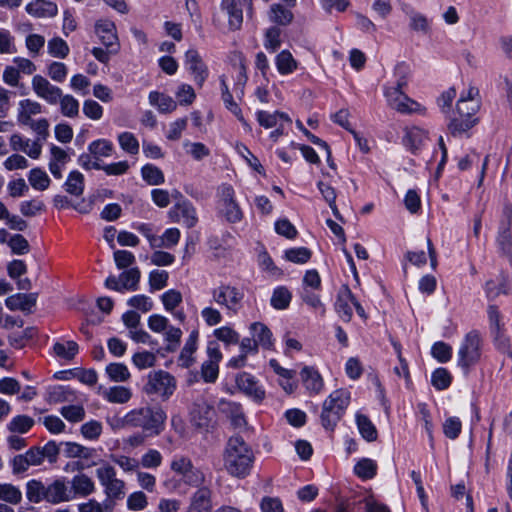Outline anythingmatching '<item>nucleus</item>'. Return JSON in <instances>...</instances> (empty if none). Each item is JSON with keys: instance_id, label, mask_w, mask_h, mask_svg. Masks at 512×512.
<instances>
[{"instance_id": "1", "label": "nucleus", "mask_w": 512, "mask_h": 512, "mask_svg": "<svg viewBox=\"0 0 512 512\" xmlns=\"http://www.w3.org/2000/svg\"><path fill=\"white\" fill-rule=\"evenodd\" d=\"M69 481L66 477H58L49 484L41 480L31 479L26 483V498L30 503L46 502L51 505L70 502L73 500Z\"/></svg>"}, {"instance_id": "2", "label": "nucleus", "mask_w": 512, "mask_h": 512, "mask_svg": "<svg viewBox=\"0 0 512 512\" xmlns=\"http://www.w3.org/2000/svg\"><path fill=\"white\" fill-rule=\"evenodd\" d=\"M254 460L252 448L241 436L236 435L228 439L223 452V465L230 475L245 478L250 474Z\"/></svg>"}, {"instance_id": "3", "label": "nucleus", "mask_w": 512, "mask_h": 512, "mask_svg": "<svg viewBox=\"0 0 512 512\" xmlns=\"http://www.w3.org/2000/svg\"><path fill=\"white\" fill-rule=\"evenodd\" d=\"M166 413L159 406H144L129 411L116 427L141 428L149 435H159L165 426Z\"/></svg>"}, {"instance_id": "4", "label": "nucleus", "mask_w": 512, "mask_h": 512, "mask_svg": "<svg viewBox=\"0 0 512 512\" xmlns=\"http://www.w3.org/2000/svg\"><path fill=\"white\" fill-rule=\"evenodd\" d=\"M481 99L479 89L470 86L466 93H463L457 102V111L460 118H454L448 125V129L453 136L460 135L478 122L477 118H473L479 111Z\"/></svg>"}, {"instance_id": "5", "label": "nucleus", "mask_w": 512, "mask_h": 512, "mask_svg": "<svg viewBox=\"0 0 512 512\" xmlns=\"http://www.w3.org/2000/svg\"><path fill=\"white\" fill-rule=\"evenodd\" d=\"M351 400V394L346 389L333 391L323 402L320 414L321 425L327 431H334L342 419Z\"/></svg>"}, {"instance_id": "6", "label": "nucleus", "mask_w": 512, "mask_h": 512, "mask_svg": "<svg viewBox=\"0 0 512 512\" xmlns=\"http://www.w3.org/2000/svg\"><path fill=\"white\" fill-rule=\"evenodd\" d=\"M397 71L402 73V75L399 76L395 86L388 87L385 91L389 106L402 114L420 111V105L403 92V88L407 85L406 67L399 66Z\"/></svg>"}, {"instance_id": "7", "label": "nucleus", "mask_w": 512, "mask_h": 512, "mask_svg": "<svg viewBox=\"0 0 512 512\" xmlns=\"http://www.w3.org/2000/svg\"><path fill=\"white\" fill-rule=\"evenodd\" d=\"M43 112V106L31 99H24L19 102L17 121L22 126L32 129L39 137L45 139L48 135L49 122L46 118L34 119Z\"/></svg>"}, {"instance_id": "8", "label": "nucleus", "mask_w": 512, "mask_h": 512, "mask_svg": "<svg viewBox=\"0 0 512 512\" xmlns=\"http://www.w3.org/2000/svg\"><path fill=\"white\" fill-rule=\"evenodd\" d=\"M211 297L228 315H236L243 306L245 294L239 287L221 282L211 290Z\"/></svg>"}, {"instance_id": "9", "label": "nucleus", "mask_w": 512, "mask_h": 512, "mask_svg": "<svg viewBox=\"0 0 512 512\" xmlns=\"http://www.w3.org/2000/svg\"><path fill=\"white\" fill-rule=\"evenodd\" d=\"M177 381L173 375L164 370L151 371L143 391L149 396H157L162 400L169 399L175 392Z\"/></svg>"}, {"instance_id": "10", "label": "nucleus", "mask_w": 512, "mask_h": 512, "mask_svg": "<svg viewBox=\"0 0 512 512\" xmlns=\"http://www.w3.org/2000/svg\"><path fill=\"white\" fill-rule=\"evenodd\" d=\"M95 473L99 483L104 488V493L107 498L120 500L125 496L126 484L122 479L117 478V472L114 466L108 462L102 461Z\"/></svg>"}, {"instance_id": "11", "label": "nucleus", "mask_w": 512, "mask_h": 512, "mask_svg": "<svg viewBox=\"0 0 512 512\" xmlns=\"http://www.w3.org/2000/svg\"><path fill=\"white\" fill-rule=\"evenodd\" d=\"M481 355V339L477 332H469L458 351V363L463 368L475 364Z\"/></svg>"}, {"instance_id": "12", "label": "nucleus", "mask_w": 512, "mask_h": 512, "mask_svg": "<svg viewBox=\"0 0 512 512\" xmlns=\"http://www.w3.org/2000/svg\"><path fill=\"white\" fill-rule=\"evenodd\" d=\"M218 196L220 199L221 212L224 214L225 218L231 223L241 221L243 213L235 200L234 188L229 184H222L218 188Z\"/></svg>"}, {"instance_id": "13", "label": "nucleus", "mask_w": 512, "mask_h": 512, "mask_svg": "<svg viewBox=\"0 0 512 512\" xmlns=\"http://www.w3.org/2000/svg\"><path fill=\"white\" fill-rule=\"evenodd\" d=\"M95 33L102 44L110 49V52L117 53L120 48L116 26L108 19H100L95 24Z\"/></svg>"}, {"instance_id": "14", "label": "nucleus", "mask_w": 512, "mask_h": 512, "mask_svg": "<svg viewBox=\"0 0 512 512\" xmlns=\"http://www.w3.org/2000/svg\"><path fill=\"white\" fill-rule=\"evenodd\" d=\"M10 464L14 475L26 472L30 466H40L43 464V461L39 446L31 447L24 454L14 456L10 460Z\"/></svg>"}, {"instance_id": "15", "label": "nucleus", "mask_w": 512, "mask_h": 512, "mask_svg": "<svg viewBox=\"0 0 512 512\" xmlns=\"http://www.w3.org/2000/svg\"><path fill=\"white\" fill-rule=\"evenodd\" d=\"M31 85L34 93L38 97L42 98L51 105L58 103L62 90L59 87L52 85L45 77L41 75H35L32 78Z\"/></svg>"}, {"instance_id": "16", "label": "nucleus", "mask_w": 512, "mask_h": 512, "mask_svg": "<svg viewBox=\"0 0 512 512\" xmlns=\"http://www.w3.org/2000/svg\"><path fill=\"white\" fill-rule=\"evenodd\" d=\"M198 338L199 332L197 330H193L189 334L177 358V365L179 367L188 369L196 363L195 353L198 349Z\"/></svg>"}, {"instance_id": "17", "label": "nucleus", "mask_w": 512, "mask_h": 512, "mask_svg": "<svg viewBox=\"0 0 512 512\" xmlns=\"http://www.w3.org/2000/svg\"><path fill=\"white\" fill-rule=\"evenodd\" d=\"M173 222H183L188 228L193 227L197 222L196 211L188 201L175 204L168 213Z\"/></svg>"}, {"instance_id": "18", "label": "nucleus", "mask_w": 512, "mask_h": 512, "mask_svg": "<svg viewBox=\"0 0 512 512\" xmlns=\"http://www.w3.org/2000/svg\"><path fill=\"white\" fill-rule=\"evenodd\" d=\"M242 0H222L221 10L228 18V26L232 31L239 30L243 23Z\"/></svg>"}, {"instance_id": "19", "label": "nucleus", "mask_w": 512, "mask_h": 512, "mask_svg": "<svg viewBox=\"0 0 512 512\" xmlns=\"http://www.w3.org/2000/svg\"><path fill=\"white\" fill-rule=\"evenodd\" d=\"M185 64L193 74L196 83L202 86L208 76V71L199 53L195 49H190L186 52Z\"/></svg>"}, {"instance_id": "20", "label": "nucleus", "mask_w": 512, "mask_h": 512, "mask_svg": "<svg viewBox=\"0 0 512 512\" xmlns=\"http://www.w3.org/2000/svg\"><path fill=\"white\" fill-rule=\"evenodd\" d=\"M485 291L489 299H495L501 294L508 295L512 292V279L509 275L501 273L495 279L486 282Z\"/></svg>"}, {"instance_id": "21", "label": "nucleus", "mask_w": 512, "mask_h": 512, "mask_svg": "<svg viewBox=\"0 0 512 512\" xmlns=\"http://www.w3.org/2000/svg\"><path fill=\"white\" fill-rule=\"evenodd\" d=\"M69 483L73 499L76 497H88L96 491L94 481L84 473L76 474Z\"/></svg>"}, {"instance_id": "22", "label": "nucleus", "mask_w": 512, "mask_h": 512, "mask_svg": "<svg viewBox=\"0 0 512 512\" xmlns=\"http://www.w3.org/2000/svg\"><path fill=\"white\" fill-rule=\"evenodd\" d=\"M213 416V408L204 398H198L191 409V419L198 427L208 425Z\"/></svg>"}, {"instance_id": "23", "label": "nucleus", "mask_w": 512, "mask_h": 512, "mask_svg": "<svg viewBox=\"0 0 512 512\" xmlns=\"http://www.w3.org/2000/svg\"><path fill=\"white\" fill-rule=\"evenodd\" d=\"M236 384L240 390L245 394L252 397L256 401H262L265 397V392L258 386L254 377L246 372L239 374L236 378Z\"/></svg>"}, {"instance_id": "24", "label": "nucleus", "mask_w": 512, "mask_h": 512, "mask_svg": "<svg viewBox=\"0 0 512 512\" xmlns=\"http://www.w3.org/2000/svg\"><path fill=\"white\" fill-rule=\"evenodd\" d=\"M211 490L208 487H200L191 497L186 512H211Z\"/></svg>"}, {"instance_id": "25", "label": "nucleus", "mask_w": 512, "mask_h": 512, "mask_svg": "<svg viewBox=\"0 0 512 512\" xmlns=\"http://www.w3.org/2000/svg\"><path fill=\"white\" fill-rule=\"evenodd\" d=\"M10 145L13 150H21L33 159H37L40 156L42 150V145L39 143L38 140H25L20 134H13L11 136Z\"/></svg>"}, {"instance_id": "26", "label": "nucleus", "mask_w": 512, "mask_h": 512, "mask_svg": "<svg viewBox=\"0 0 512 512\" xmlns=\"http://www.w3.org/2000/svg\"><path fill=\"white\" fill-rule=\"evenodd\" d=\"M26 12L36 18H51L57 15L58 7L51 1L34 0L26 6Z\"/></svg>"}, {"instance_id": "27", "label": "nucleus", "mask_w": 512, "mask_h": 512, "mask_svg": "<svg viewBox=\"0 0 512 512\" xmlns=\"http://www.w3.org/2000/svg\"><path fill=\"white\" fill-rule=\"evenodd\" d=\"M219 409L230 419L231 424L235 428H243L246 426L247 422L244 413L238 403L222 400L219 403Z\"/></svg>"}, {"instance_id": "28", "label": "nucleus", "mask_w": 512, "mask_h": 512, "mask_svg": "<svg viewBox=\"0 0 512 512\" xmlns=\"http://www.w3.org/2000/svg\"><path fill=\"white\" fill-rule=\"evenodd\" d=\"M354 302L355 298L347 287L339 292L335 309L344 321H350L353 314L351 304L354 305Z\"/></svg>"}, {"instance_id": "29", "label": "nucleus", "mask_w": 512, "mask_h": 512, "mask_svg": "<svg viewBox=\"0 0 512 512\" xmlns=\"http://www.w3.org/2000/svg\"><path fill=\"white\" fill-rule=\"evenodd\" d=\"M150 105L156 107L160 113H172L177 108L176 101L169 95L152 91L148 96Z\"/></svg>"}, {"instance_id": "30", "label": "nucleus", "mask_w": 512, "mask_h": 512, "mask_svg": "<svg viewBox=\"0 0 512 512\" xmlns=\"http://www.w3.org/2000/svg\"><path fill=\"white\" fill-rule=\"evenodd\" d=\"M250 332L258 346L270 349L273 346L272 332L261 322H254L250 325Z\"/></svg>"}, {"instance_id": "31", "label": "nucleus", "mask_w": 512, "mask_h": 512, "mask_svg": "<svg viewBox=\"0 0 512 512\" xmlns=\"http://www.w3.org/2000/svg\"><path fill=\"white\" fill-rule=\"evenodd\" d=\"M301 378L304 386L310 392L318 394L323 389V379L319 372L313 367H304L301 371Z\"/></svg>"}, {"instance_id": "32", "label": "nucleus", "mask_w": 512, "mask_h": 512, "mask_svg": "<svg viewBox=\"0 0 512 512\" xmlns=\"http://www.w3.org/2000/svg\"><path fill=\"white\" fill-rule=\"evenodd\" d=\"M36 304L35 294H16L6 299V306L10 310L30 311Z\"/></svg>"}, {"instance_id": "33", "label": "nucleus", "mask_w": 512, "mask_h": 512, "mask_svg": "<svg viewBox=\"0 0 512 512\" xmlns=\"http://www.w3.org/2000/svg\"><path fill=\"white\" fill-rule=\"evenodd\" d=\"M257 121L262 127L266 129L274 128L278 126L280 123H291V119L287 114L278 111L274 113L258 111Z\"/></svg>"}, {"instance_id": "34", "label": "nucleus", "mask_w": 512, "mask_h": 512, "mask_svg": "<svg viewBox=\"0 0 512 512\" xmlns=\"http://www.w3.org/2000/svg\"><path fill=\"white\" fill-rule=\"evenodd\" d=\"M268 17L272 23L281 26L289 25L294 19L292 11L281 4H272L268 12Z\"/></svg>"}, {"instance_id": "35", "label": "nucleus", "mask_w": 512, "mask_h": 512, "mask_svg": "<svg viewBox=\"0 0 512 512\" xmlns=\"http://www.w3.org/2000/svg\"><path fill=\"white\" fill-rule=\"evenodd\" d=\"M275 64L281 75L292 74L298 68V62L288 50H283L277 54Z\"/></svg>"}, {"instance_id": "36", "label": "nucleus", "mask_w": 512, "mask_h": 512, "mask_svg": "<svg viewBox=\"0 0 512 512\" xmlns=\"http://www.w3.org/2000/svg\"><path fill=\"white\" fill-rule=\"evenodd\" d=\"M427 139L426 132L419 127H411L406 129L404 144L412 151L419 149Z\"/></svg>"}, {"instance_id": "37", "label": "nucleus", "mask_w": 512, "mask_h": 512, "mask_svg": "<svg viewBox=\"0 0 512 512\" xmlns=\"http://www.w3.org/2000/svg\"><path fill=\"white\" fill-rule=\"evenodd\" d=\"M103 397L110 403L124 404L131 399L132 392L124 386H113L103 392Z\"/></svg>"}, {"instance_id": "38", "label": "nucleus", "mask_w": 512, "mask_h": 512, "mask_svg": "<svg viewBox=\"0 0 512 512\" xmlns=\"http://www.w3.org/2000/svg\"><path fill=\"white\" fill-rule=\"evenodd\" d=\"M58 104L60 105V112L63 116L68 118H75L79 115L80 104L78 100L72 95L60 94Z\"/></svg>"}, {"instance_id": "39", "label": "nucleus", "mask_w": 512, "mask_h": 512, "mask_svg": "<svg viewBox=\"0 0 512 512\" xmlns=\"http://www.w3.org/2000/svg\"><path fill=\"white\" fill-rule=\"evenodd\" d=\"M88 151L94 155V158L97 161L103 163V158L110 157L112 155L113 144L106 139H99L89 144Z\"/></svg>"}, {"instance_id": "40", "label": "nucleus", "mask_w": 512, "mask_h": 512, "mask_svg": "<svg viewBox=\"0 0 512 512\" xmlns=\"http://www.w3.org/2000/svg\"><path fill=\"white\" fill-rule=\"evenodd\" d=\"M141 273L137 267L122 272L119 275L123 291H136L139 288Z\"/></svg>"}, {"instance_id": "41", "label": "nucleus", "mask_w": 512, "mask_h": 512, "mask_svg": "<svg viewBox=\"0 0 512 512\" xmlns=\"http://www.w3.org/2000/svg\"><path fill=\"white\" fill-rule=\"evenodd\" d=\"M47 50L52 57L59 59H65L70 52L67 42L59 36H54L48 40Z\"/></svg>"}, {"instance_id": "42", "label": "nucleus", "mask_w": 512, "mask_h": 512, "mask_svg": "<svg viewBox=\"0 0 512 512\" xmlns=\"http://www.w3.org/2000/svg\"><path fill=\"white\" fill-rule=\"evenodd\" d=\"M46 39L43 35L29 33L25 36V47L28 54L32 57H38L45 47Z\"/></svg>"}, {"instance_id": "43", "label": "nucleus", "mask_w": 512, "mask_h": 512, "mask_svg": "<svg viewBox=\"0 0 512 512\" xmlns=\"http://www.w3.org/2000/svg\"><path fill=\"white\" fill-rule=\"evenodd\" d=\"M22 500L21 490L11 483H0V501L17 505Z\"/></svg>"}, {"instance_id": "44", "label": "nucleus", "mask_w": 512, "mask_h": 512, "mask_svg": "<svg viewBox=\"0 0 512 512\" xmlns=\"http://www.w3.org/2000/svg\"><path fill=\"white\" fill-rule=\"evenodd\" d=\"M356 423L360 434L365 440L372 442L377 439L378 433L376 427L367 416L363 414H357Z\"/></svg>"}, {"instance_id": "45", "label": "nucleus", "mask_w": 512, "mask_h": 512, "mask_svg": "<svg viewBox=\"0 0 512 512\" xmlns=\"http://www.w3.org/2000/svg\"><path fill=\"white\" fill-rule=\"evenodd\" d=\"M64 454L68 458H92L95 454V449L84 447L78 443L66 442L64 443Z\"/></svg>"}, {"instance_id": "46", "label": "nucleus", "mask_w": 512, "mask_h": 512, "mask_svg": "<svg viewBox=\"0 0 512 512\" xmlns=\"http://www.w3.org/2000/svg\"><path fill=\"white\" fill-rule=\"evenodd\" d=\"M292 299V294L285 286H279L274 289L271 297V305L277 310L288 308Z\"/></svg>"}, {"instance_id": "47", "label": "nucleus", "mask_w": 512, "mask_h": 512, "mask_svg": "<svg viewBox=\"0 0 512 512\" xmlns=\"http://www.w3.org/2000/svg\"><path fill=\"white\" fill-rule=\"evenodd\" d=\"M162 334L166 342L165 351L168 353L175 352L178 349L181 342L182 330L170 324Z\"/></svg>"}, {"instance_id": "48", "label": "nucleus", "mask_w": 512, "mask_h": 512, "mask_svg": "<svg viewBox=\"0 0 512 512\" xmlns=\"http://www.w3.org/2000/svg\"><path fill=\"white\" fill-rule=\"evenodd\" d=\"M28 181L35 190L39 191L46 190L50 185L49 176L40 168H34L29 172Z\"/></svg>"}, {"instance_id": "49", "label": "nucleus", "mask_w": 512, "mask_h": 512, "mask_svg": "<svg viewBox=\"0 0 512 512\" xmlns=\"http://www.w3.org/2000/svg\"><path fill=\"white\" fill-rule=\"evenodd\" d=\"M66 191L75 196H80L84 190V176L79 171H72L65 182Z\"/></svg>"}, {"instance_id": "50", "label": "nucleus", "mask_w": 512, "mask_h": 512, "mask_svg": "<svg viewBox=\"0 0 512 512\" xmlns=\"http://www.w3.org/2000/svg\"><path fill=\"white\" fill-rule=\"evenodd\" d=\"M142 178L149 185H160L165 181L163 172L153 164H146L141 169Z\"/></svg>"}, {"instance_id": "51", "label": "nucleus", "mask_w": 512, "mask_h": 512, "mask_svg": "<svg viewBox=\"0 0 512 512\" xmlns=\"http://www.w3.org/2000/svg\"><path fill=\"white\" fill-rule=\"evenodd\" d=\"M354 472L362 479H371L376 475L377 464L369 458H363L355 465Z\"/></svg>"}, {"instance_id": "52", "label": "nucleus", "mask_w": 512, "mask_h": 512, "mask_svg": "<svg viewBox=\"0 0 512 512\" xmlns=\"http://www.w3.org/2000/svg\"><path fill=\"white\" fill-rule=\"evenodd\" d=\"M180 239V231L177 228L167 229L162 236H158V239L154 240L155 248H171L175 246Z\"/></svg>"}, {"instance_id": "53", "label": "nucleus", "mask_w": 512, "mask_h": 512, "mask_svg": "<svg viewBox=\"0 0 512 512\" xmlns=\"http://www.w3.org/2000/svg\"><path fill=\"white\" fill-rule=\"evenodd\" d=\"M34 425V419L27 415H18L10 421L8 429L14 433H26Z\"/></svg>"}, {"instance_id": "54", "label": "nucleus", "mask_w": 512, "mask_h": 512, "mask_svg": "<svg viewBox=\"0 0 512 512\" xmlns=\"http://www.w3.org/2000/svg\"><path fill=\"white\" fill-rule=\"evenodd\" d=\"M106 373L114 382H125L130 378V372L125 364L111 363L106 367Z\"/></svg>"}, {"instance_id": "55", "label": "nucleus", "mask_w": 512, "mask_h": 512, "mask_svg": "<svg viewBox=\"0 0 512 512\" xmlns=\"http://www.w3.org/2000/svg\"><path fill=\"white\" fill-rule=\"evenodd\" d=\"M163 461L162 454L156 449H148L140 458L139 465L145 469H157Z\"/></svg>"}, {"instance_id": "56", "label": "nucleus", "mask_w": 512, "mask_h": 512, "mask_svg": "<svg viewBox=\"0 0 512 512\" xmlns=\"http://www.w3.org/2000/svg\"><path fill=\"white\" fill-rule=\"evenodd\" d=\"M17 52L15 37L5 28H0V54L12 55Z\"/></svg>"}, {"instance_id": "57", "label": "nucleus", "mask_w": 512, "mask_h": 512, "mask_svg": "<svg viewBox=\"0 0 512 512\" xmlns=\"http://www.w3.org/2000/svg\"><path fill=\"white\" fill-rule=\"evenodd\" d=\"M126 506L130 511H142L148 506V497L143 491H135L127 497Z\"/></svg>"}, {"instance_id": "58", "label": "nucleus", "mask_w": 512, "mask_h": 512, "mask_svg": "<svg viewBox=\"0 0 512 512\" xmlns=\"http://www.w3.org/2000/svg\"><path fill=\"white\" fill-rule=\"evenodd\" d=\"M53 350L58 357L70 360L78 353V344L74 341L57 342L54 344Z\"/></svg>"}, {"instance_id": "59", "label": "nucleus", "mask_w": 512, "mask_h": 512, "mask_svg": "<svg viewBox=\"0 0 512 512\" xmlns=\"http://www.w3.org/2000/svg\"><path fill=\"white\" fill-rule=\"evenodd\" d=\"M311 255V251L306 247L291 248L285 251V259L297 264L308 262Z\"/></svg>"}, {"instance_id": "60", "label": "nucleus", "mask_w": 512, "mask_h": 512, "mask_svg": "<svg viewBox=\"0 0 512 512\" xmlns=\"http://www.w3.org/2000/svg\"><path fill=\"white\" fill-rule=\"evenodd\" d=\"M120 147L131 155L139 152V142L131 132H123L118 136Z\"/></svg>"}, {"instance_id": "61", "label": "nucleus", "mask_w": 512, "mask_h": 512, "mask_svg": "<svg viewBox=\"0 0 512 512\" xmlns=\"http://www.w3.org/2000/svg\"><path fill=\"white\" fill-rule=\"evenodd\" d=\"M498 235H512V206L506 204L499 220Z\"/></svg>"}, {"instance_id": "62", "label": "nucleus", "mask_w": 512, "mask_h": 512, "mask_svg": "<svg viewBox=\"0 0 512 512\" xmlns=\"http://www.w3.org/2000/svg\"><path fill=\"white\" fill-rule=\"evenodd\" d=\"M61 415L69 422H80L85 418V409L82 405H67L60 410Z\"/></svg>"}, {"instance_id": "63", "label": "nucleus", "mask_w": 512, "mask_h": 512, "mask_svg": "<svg viewBox=\"0 0 512 512\" xmlns=\"http://www.w3.org/2000/svg\"><path fill=\"white\" fill-rule=\"evenodd\" d=\"M451 381V374L445 368H438L432 373L431 382L437 390L447 389Z\"/></svg>"}, {"instance_id": "64", "label": "nucleus", "mask_w": 512, "mask_h": 512, "mask_svg": "<svg viewBox=\"0 0 512 512\" xmlns=\"http://www.w3.org/2000/svg\"><path fill=\"white\" fill-rule=\"evenodd\" d=\"M132 362L138 369L151 368L156 364V355L149 351L137 352L133 355Z\"/></svg>"}]
</instances>
